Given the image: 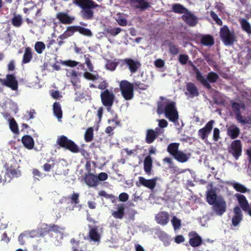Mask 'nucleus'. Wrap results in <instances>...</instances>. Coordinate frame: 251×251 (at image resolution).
Listing matches in <instances>:
<instances>
[{
    "instance_id": "obj_1",
    "label": "nucleus",
    "mask_w": 251,
    "mask_h": 251,
    "mask_svg": "<svg viewBox=\"0 0 251 251\" xmlns=\"http://www.w3.org/2000/svg\"><path fill=\"white\" fill-rule=\"evenodd\" d=\"M176 103L175 101L158 102L157 106V113L158 114H164L165 117L170 121L176 123L179 118Z\"/></svg>"
},
{
    "instance_id": "obj_2",
    "label": "nucleus",
    "mask_w": 251,
    "mask_h": 251,
    "mask_svg": "<svg viewBox=\"0 0 251 251\" xmlns=\"http://www.w3.org/2000/svg\"><path fill=\"white\" fill-rule=\"evenodd\" d=\"M73 3L81 8V16L83 19L88 20L93 19V10L99 7V5L92 0H74Z\"/></svg>"
},
{
    "instance_id": "obj_3",
    "label": "nucleus",
    "mask_w": 251,
    "mask_h": 251,
    "mask_svg": "<svg viewBox=\"0 0 251 251\" xmlns=\"http://www.w3.org/2000/svg\"><path fill=\"white\" fill-rule=\"evenodd\" d=\"M193 70L195 72L196 79L200 81L205 88L208 90L211 89V86L209 83H215L219 78L217 73L214 72H210L207 74V79H205L199 69L194 65H193Z\"/></svg>"
},
{
    "instance_id": "obj_4",
    "label": "nucleus",
    "mask_w": 251,
    "mask_h": 251,
    "mask_svg": "<svg viewBox=\"0 0 251 251\" xmlns=\"http://www.w3.org/2000/svg\"><path fill=\"white\" fill-rule=\"evenodd\" d=\"M219 33L222 41L226 46L232 45L237 41L235 32L230 30L226 25L220 28Z\"/></svg>"
},
{
    "instance_id": "obj_5",
    "label": "nucleus",
    "mask_w": 251,
    "mask_h": 251,
    "mask_svg": "<svg viewBox=\"0 0 251 251\" xmlns=\"http://www.w3.org/2000/svg\"><path fill=\"white\" fill-rule=\"evenodd\" d=\"M56 143L60 147L68 150L73 153H76L81 151L79 147L73 140L69 139L65 135L58 137Z\"/></svg>"
},
{
    "instance_id": "obj_6",
    "label": "nucleus",
    "mask_w": 251,
    "mask_h": 251,
    "mask_svg": "<svg viewBox=\"0 0 251 251\" xmlns=\"http://www.w3.org/2000/svg\"><path fill=\"white\" fill-rule=\"evenodd\" d=\"M120 89L122 96L126 100L132 99L134 97V88L132 83L126 80L120 81Z\"/></svg>"
},
{
    "instance_id": "obj_7",
    "label": "nucleus",
    "mask_w": 251,
    "mask_h": 251,
    "mask_svg": "<svg viewBox=\"0 0 251 251\" xmlns=\"http://www.w3.org/2000/svg\"><path fill=\"white\" fill-rule=\"evenodd\" d=\"M100 99L102 104L106 107L108 112H110L111 107L114 103L115 99V96L113 92L109 91L108 89L104 90L100 93Z\"/></svg>"
},
{
    "instance_id": "obj_8",
    "label": "nucleus",
    "mask_w": 251,
    "mask_h": 251,
    "mask_svg": "<svg viewBox=\"0 0 251 251\" xmlns=\"http://www.w3.org/2000/svg\"><path fill=\"white\" fill-rule=\"evenodd\" d=\"M65 200H69L68 204H71L72 206H68L66 208L70 211L74 210L75 208H78L80 210L82 208V205L80 204L79 194L78 193L73 192V193L68 197H64Z\"/></svg>"
},
{
    "instance_id": "obj_9",
    "label": "nucleus",
    "mask_w": 251,
    "mask_h": 251,
    "mask_svg": "<svg viewBox=\"0 0 251 251\" xmlns=\"http://www.w3.org/2000/svg\"><path fill=\"white\" fill-rule=\"evenodd\" d=\"M211 205L213 210L219 216H222L226 210V202L221 197H219L217 201Z\"/></svg>"
},
{
    "instance_id": "obj_10",
    "label": "nucleus",
    "mask_w": 251,
    "mask_h": 251,
    "mask_svg": "<svg viewBox=\"0 0 251 251\" xmlns=\"http://www.w3.org/2000/svg\"><path fill=\"white\" fill-rule=\"evenodd\" d=\"M1 83L12 90L16 91L18 88V82L16 77L13 74H7L5 79H0Z\"/></svg>"
},
{
    "instance_id": "obj_11",
    "label": "nucleus",
    "mask_w": 251,
    "mask_h": 251,
    "mask_svg": "<svg viewBox=\"0 0 251 251\" xmlns=\"http://www.w3.org/2000/svg\"><path fill=\"white\" fill-rule=\"evenodd\" d=\"M87 170L88 171V173H86L84 175V181L86 184L89 187H95L98 185V178L97 176L94 175L90 173V165L87 163L86 165Z\"/></svg>"
},
{
    "instance_id": "obj_12",
    "label": "nucleus",
    "mask_w": 251,
    "mask_h": 251,
    "mask_svg": "<svg viewBox=\"0 0 251 251\" xmlns=\"http://www.w3.org/2000/svg\"><path fill=\"white\" fill-rule=\"evenodd\" d=\"M229 152L233 156L235 159L237 160L239 158L242 153V145L240 140H234L231 143Z\"/></svg>"
},
{
    "instance_id": "obj_13",
    "label": "nucleus",
    "mask_w": 251,
    "mask_h": 251,
    "mask_svg": "<svg viewBox=\"0 0 251 251\" xmlns=\"http://www.w3.org/2000/svg\"><path fill=\"white\" fill-rule=\"evenodd\" d=\"M214 123V120H211L207 122L203 128L198 130V134L201 139L202 140L207 139L213 128Z\"/></svg>"
},
{
    "instance_id": "obj_14",
    "label": "nucleus",
    "mask_w": 251,
    "mask_h": 251,
    "mask_svg": "<svg viewBox=\"0 0 251 251\" xmlns=\"http://www.w3.org/2000/svg\"><path fill=\"white\" fill-rule=\"evenodd\" d=\"M181 18L185 24L191 27L196 26L198 23L197 17L189 10L182 16Z\"/></svg>"
},
{
    "instance_id": "obj_15",
    "label": "nucleus",
    "mask_w": 251,
    "mask_h": 251,
    "mask_svg": "<svg viewBox=\"0 0 251 251\" xmlns=\"http://www.w3.org/2000/svg\"><path fill=\"white\" fill-rule=\"evenodd\" d=\"M123 62L128 67L131 74L137 72L141 66L139 61L134 60L131 58H125L123 60Z\"/></svg>"
},
{
    "instance_id": "obj_16",
    "label": "nucleus",
    "mask_w": 251,
    "mask_h": 251,
    "mask_svg": "<svg viewBox=\"0 0 251 251\" xmlns=\"http://www.w3.org/2000/svg\"><path fill=\"white\" fill-rule=\"evenodd\" d=\"M189 243L192 247H198L202 244L201 237L196 232L192 231L189 233Z\"/></svg>"
},
{
    "instance_id": "obj_17",
    "label": "nucleus",
    "mask_w": 251,
    "mask_h": 251,
    "mask_svg": "<svg viewBox=\"0 0 251 251\" xmlns=\"http://www.w3.org/2000/svg\"><path fill=\"white\" fill-rule=\"evenodd\" d=\"M56 18L60 23L64 25H70L74 22L75 19L74 16H71L68 13L63 12L57 13Z\"/></svg>"
},
{
    "instance_id": "obj_18",
    "label": "nucleus",
    "mask_w": 251,
    "mask_h": 251,
    "mask_svg": "<svg viewBox=\"0 0 251 251\" xmlns=\"http://www.w3.org/2000/svg\"><path fill=\"white\" fill-rule=\"evenodd\" d=\"M155 220L158 224L166 225L169 221V213L166 211H160L156 215Z\"/></svg>"
},
{
    "instance_id": "obj_19",
    "label": "nucleus",
    "mask_w": 251,
    "mask_h": 251,
    "mask_svg": "<svg viewBox=\"0 0 251 251\" xmlns=\"http://www.w3.org/2000/svg\"><path fill=\"white\" fill-rule=\"evenodd\" d=\"M138 179L139 182L140 184L151 190L154 189L156 186L157 181V178L156 177L152 179H147L143 176H140Z\"/></svg>"
},
{
    "instance_id": "obj_20",
    "label": "nucleus",
    "mask_w": 251,
    "mask_h": 251,
    "mask_svg": "<svg viewBox=\"0 0 251 251\" xmlns=\"http://www.w3.org/2000/svg\"><path fill=\"white\" fill-rule=\"evenodd\" d=\"M234 215L232 218V224L234 226H237L239 225L243 219V214L241 208L238 206H236L233 209Z\"/></svg>"
},
{
    "instance_id": "obj_21",
    "label": "nucleus",
    "mask_w": 251,
    "mask_h": 251,
    "mask_svg": "<svg viewBox=\"0 0 251 251\" xmlns=\"http://www.w3.org/2000/svg\"><path fill=\"white\" fill-rule=\"evenodd\" d=\"M231 105L237 120L239 118H241L242 115L241 109H245V104L243 102L239 103L235 101H231Z\"/></svg>"
},
{
    "instance_id": "obj_22",
    "label": "nucleus",
    "mask_w": 251,
    "mask_h": 251,
    "mask_svg": "<svg viewBox=\"0 0 251 251\" xmlns=\"http://www.w3.org/2000/svg\"><path fill=\"white\" fill-rule=\"evenodd\" d=\"M90 228L89 233L88 236L91 241L95 242H99L100 239V235L98 232V227L97 226H91L90 225L89 226Z\"/></svg>"
},
{
    "instance_id": "obj_23",
    "label": "nucleus",
    "mask_w": 251,
    "mask_h": 251,
    "mask_svg": "<svg viewBox=\"0 0 251 251\" xmlns=\"http://www.w3.org/2000/svg\"><path fill=\"white\" fill-rule=\"evenodd\" d=\"M235 196L237 198L239 204L242 210L244 211H247V210H249L250 205L246 197L242 194L238 193L236 194Z\"/></svg>"
},
{
    "instance_id": "obj_24",
    "label": "nucleus",
    "mask_w": 251,
    "mask_h": 251,
    "mask_svg": "<svg viewBox=\"0 0 251 251\" xmlns=\"http://www.w3.org/2000/svg\"><path fill=\"white\" fill-rule=\"evenodd\" d=\"M125 204L119 203L117 205V210L112 213V215L116 219H122L125 215Z\"/></svg>"
},
{
    "instance_id": "obj_25",
    "label": "nucleus",
    "mask_w": 251,
    "mask_h": 251,
    "mask_svg": "<svg viewBox=\"0 0 251 251\" xmlns=\"http://www.w3.org/2000/svg\"><path fill=\"white\" fill-rule=\"evenodd\" d=\"M216 191L213 189H210L206 193V200L209 205L214 204L218 199Z\"/></svg>"
},
{
    "instance_id": "obj_26",
    "label": "nucleus",
    "mask_w": 251,
    "mask_h": 251,
    "mask_svg": "<svg viewBox=\"0 0 251 251\" xmlns=\"http://www.w3.org/2000/svg\"><path fill=\"white\" fill-rule=\"evenodd\" d=\"M152 163V159L150 155H147L144 160V171L149 176L151 174Z\"/></svg>"
},
{
    "instance_id": "obj_27",
    "label": "nucleus",
    "mask_w": 251,
    "mask_h": 251,
    "mask_svg": "<svg viewBox=\"0 0 251 251\" xmlns=\"http://www.w3.org/2000/svg\"><path fill=\"white\" fill-rule=\"evenodd\" d=\"M22 142L24 146L28 150L33 149L34 142L32 137L28 135H24L22 138Z\"/></svg>"
},
{
    "instance_id": "obj_28",
    "label": "nucleus",
    "mask_w": 251,
    "mask_h": 251,
    "mask_svg": "<svg viewBox=\"0 0 251 251\" xmlns=\"http://www.w3.org/2000/svg\"><path fill=\"white\" fill-rule=\"evenodd\" d=\"M33 58L32 49L30 47L25 48L22 63L23 64L29 63Z\"/></svg>"
},
{
    "instance_id": "obj_29",
    "label": "nucleus",
    "mask_w": 251,
    "mask_h": 251,
    "mask_svg": "<svg viewBox=\"0 0 251 251\" xmlns=\"http://www.w3.org/2000/svg\"><path fill=\"white\" fill-rule=\"evenodd\" d=\"M156 138V135L155 134L153 129H148L147 130L145 138L147 143L150 144L153 143Z\"/></svg>"
},
{
    "instance_id": "obj_30",
    "label": "nucleus",
    "mask_w": 251,
    "mask_h": 251,
    "mask_svg": "<svg viewBox=\"0 0 251 251\" xmlns=\"http://www.w3.org/2000/svg\"><path fill=\"white\" fill-rule=\"evenodd\" d=\"M173 157L180 163H184L187 161L189 156L181 151H178Z\"/></svg>"
},
{
    "instance_id": "obj_31",
    "label": "nucleus",
    "mask_w": 251,
    "mask_h": 251,
    "mask_svg": "<svg viewBox=\"0 0 251 251\" xmlns=\"http://www.w3.org/2000/svg\"><path fill=\"white\" fill-rule=\"evenodd\" d=\"M240 132V129L236 126L230 127L227 130V135L230 136L231 139L237 138L239 135Z\"/></svg>"
},
{
    "instance_id": "obj_32",
    "label": "nucleus",
    "mask_w": 251,
    "mask_h": 251,
    "mask_svg": "<svg viewBox=\"0 0 251 251\" xmlns=\"http://www.w3.org/2000/svg\"><path fill=\"white\" fill-rule=\"evenodd\" d=\"M201 42L203 45L212 46L214 44V40L211 35H205L201 37Z\"/></svg>"
},
{
    "instance_id": "obj_33",
    "label": "nucleus",
    "mask_w": 251,
    "mask_h": 251,
    "mask_svg": "<svg viewBox=\"0 0 251 251\" xmlns=\"http://www.w3.org/2000/svg\"><path fill=\"white\" fill-rule=\"evenodd\" d=\"M243 30L245 31L249 35L251 34V25L249 22L245 19H241L239 21Z\"/></svg>"
},
{
    "instance_id": "obj_34",
    "label": "nucleus",
    "mask_w": 251,
    "mask_h": 251,
    "mask_svg": "<svg viewBox=\"0 0 251 251\" xmlns=\"http://www.w3.org/2000/svg\"><path fill=\"white\" fill-rule=\"evenodd\" d=\"M179 146L178 143H172L168 146L167 151L173 157L179 151Z\"/></svg>"
},
{
    "instance_id": "obj_35",
    "label": "nucleus",
    "mask_w": 251,
    "mask_h": 251,
    "mask_svg": "<svg viewBox=\"0 0 251 251\" xmlns=\"http://www.w3.org/2000/svg\"><path fill=\"white\" fill-rule=\"evenodd\" d=\"M187 91L189 92L192 97L198 96L199 93L195 84L192 82H189L186 85Z\"/></svg>"
},
{
    "instance_id": "obj_36",
    "label": "nucleus",
    "mask_w": 251,
    "mask_h": 251,
    "mask_svg": "<svg viewBox=\"0 0 251 251\" xmlns=\"http://www.w3.org/2000/svg\"><path fill=\"white\" fill-rule=\"evenodd\" d=\"M172 10L176 13L184 14L188 10L183 5L179 3L174 4L172 6Z\"/></svg>"
},
{
    "instance_id": "obj_37",
    "label": "nucleus",
    "mask_w": 251,
    "mask_h": 251,
    "mask_svg": "<svg viewBox=\"0 0 251 251\" xmlns=\"http://www.w3.org/2000/svg\"><path fill=\"white\" fill-rule=\"evenodd\" d=\"M30 234V232L26 231L21 233L18 237L19 244L21 245H24L25 242L31 237Z\"/></svg>"
},
{
    "instance_id": "obj_38",
    "label": "nucleus",
    "mask_w": 251,
    "mask_h": 251,
    "mask_svg": "<svg viewBox=\"0 0 251 251\" xmlns=\"http://www.w3.org/2000/svg\"><path fill=\"white\" fill-rule=\"evenodd\" d=\"M53 110L54 115L58 119L62 117V111L59 102L56 101L53 103Z\"/></svg>"
},
{
    "instance_id": "obj_39",
    "label": "nucleus",
    "mask_w": 251,
    "mask_h": 251,
    "mask_svg": "<svg viewBox=\"0 0 251 251\" xmlns=\"http://www.w3.org/2000/svg\"><path fill=\"white\" fill-rule=\"evenodd\" d=\"M94 138V129L90 127L87 129L84 134V140L86 142L92 141Z\"/></svg>"
},
{
    "instance_id": "obj_40",
    "label": "nucleus",
    "mask_w": 251,
    "mask_h": 251,
    "mask_svg": "<svg viewBox=\"0 0 251 251\" xmlns=\"http://www.w3.org/2000/svg\"><path fill=\"white\" fill-rule=\"evenodd\" d=\"M231 186L236 191L242 193H245L248 191V189L244 185L238 182L232 183Z\"/></svg>"
},
{
    "instance_id": "obj_41",
    "label": "nucleus",
    "mask_w": 251,
    "mask_h": 251,
    "mask_svg": "<svg viewBox=\"0 0 251 251\" xmlns=\"http://www.w3.org/2000/svg\"><path fill=\"white\" fill-rule=\"evenodd\" d=\"M39 232L41 235L44 236L50 232V225L45 223L41 224L39 228Z\"/></svg>"
},
{
    "instance_id": "obj_42",
    "label": "nucleus",
    "mask_w": 251,
    "mask_h": 251,
    "mask_svg": "<svg viewBox=\"0 0 251 251\" xmlns=\"http://www.w3.org/2000/svg\"><path fill=\"white\" fill-rule=\"evenodd\" d=\"M20 175L21 173L19 171L13 169L12 167H11L8 170H7V172L5 174L4 177H6V176H8V177H17Z\"/></svg>"
},
{
    "instance_id": "obj_43",
    "label": "nucleus",
    "mask_w": 251,
    "mask_h": 251,
    "mask_svg": "<svg viewBox=\"0 0 251 251\" xmlns=\"http://www.w3.org/2000/svg\"><path fill=\"white\" fill-rule=\"evenodd\" d=\"M46 48L45 44L41 41L36 42L34 45V49L36 52L40 54H42Z\"/></svg>"
},
{
    "instance_id": "obj_44",
    "label": "nucleus",
    "mask_w": 251,
    "mask_h": 251,
    "mask_svg": "<svg viewBox=\"0 0 251 251\" xmlns=\"http://www.w3.org/2000/svg\"><path fill=\"white\" fill-rule=\"evenodd\" d=\"M11 23L12 25L15 27H19L21 26L23 23L21 16L20 15L14 16V17L11 19Z\"/></svg>"
},
{
    "instance_id": "obj_45",
    "label": "nucleus",
    "mask_w": 251,
    "mask_h": 251,
    "mask_svg": "<svg viewBox=\"0 0 251 251\" xmlns=\"http://www.w3.org/2000/svg\"><path fill=\"white\" fill-rule=\"evenodd\" d=\"M9 127L12 132L15 134L19 133L18 126L15 120L12 118L9 120Z\"/></svg>"
},
{
    "instance_id": "obj_46",
    "label": "nucleus",
    "mask_w": 251,
    "mask_h": 251,
    "mask_svg": "<svg viewBox=\"0 0 251 251\" xmlns=\"http://www.w3.org/2000/svg\"><path fill=\"white\" fill-rule=\"evenodd\" d=\"M118 64V62H117L115 61L107 60L105 64V68L107 70H109L111 71H113L116 69Z\"/></svg>"
},
{
    "instance_id": "obj_47",
    "label": "nucleus",
    "mask_w": 251,
    "mask_h": 251,
    "mask_svg": "<svg viewBox=\"0 0 251 251\" xmlns=\"http://www.w3.org/2000/svg\"><path fill=\"white\" fill-rule=\"evenodd\" d=\"M132 84L133 85L134 89H135V90L139 89L141 90H146L149 87L148 85L142 83L140 81H134Z\"/></svg>"
},
{
    "instance_id": "obj_48",
    "label": "nucleus",
    "mask_w": 251,
    "mask_h": 251,
    "mask_svg": "<svg viewBox=\"0 0 251 251\" xmlns=\"http://www.w3.org/2000/svg\"><path fill=\"white\" fill-rule=\"evenodd\" d=\"M77 32L84 36L88 37H91L93 35L92 31L89 29L78 25H77Z\"/></svg>"
},
{
    "instance_id": "obj_49",
    "label": "nucleus",
    "mask_w": 251,
    "mask_h": 251,
    "mask_svg": "<svg viewBox=\"0 0 251 251\" xmlns=\"http://www.w3.org/2000/svg\"><path fill=\"white\" fill-rule=\"evenodd\" d=\"M169 52L172 55H176L179 52V49L177 46L175 45L173 42H170L168 44Z\"/></svg>"
},
{
    "instance_id": "obj_50",
    "label": "nucleus",
    "mask_w": 251,
    "mask_h": 251,
    "mask_svg": "<svg viewBox=\"0 0 251 251\" xmlns=\"http://www.w3.org/2000/svg\"><path fill=\"white\" fill-rule=\"evenodd\" d=\"M75 32H77V25L68 26L65 31L68 37L73 36Z\"/></svg>"
},
{
    "instance_id": "obj_51",
    "label": "nucleus",
    "mask_w": 251,
    "mask_h": 251,
    "mask_svg": "<svg viewBox=\"0 0 251 251\" xmlns=\"http://www.w3.org/2000/svg\"><path fill=\"white\" fill-rule=\"evenodd\" d=\"M171 222L175 230H177L180 228L181 226V220L176 216L173 217Z\"/></svg>"
},
{
    "instance_id": "obj_52",
    "label": "nucleus",
    "mask_w": 251,
    "mask_h": 251,
    "mask_svg": "<svg viewBox=\"0 0 251 251\" xmlns=\"http://www.w3.org/2000/svg\"><path fill=\"white\" fill-rule=\"evenodd\" d=\"M91 56L90 54H87L84 55V58L85 60V64L87 65L88 69L90 72H93L94 67L90 60Z\"/></svg>"
},
{
    "instance_id": "obj_53",
    "label": "nucleus",
    "mask_w": 251,
    "mask_h": 251,
    "mask_svg": "<svg viewBox=\"0 0 251 251\" xmlns=\"http://www.w3.org/2000/svg\"><path fill=\"white\" fill-rule=\"evenodd\" d=\"M50 232L55 233H61L65 229V228L57 225L50 224Z\"/></svg>"
},
{
    "instance_id": "obj_54",
    "label": "nucleus",
    "mask_w": 251,
    "mask_h": 251,
    "mask_svg": "<svg viewBox=\"0 0 251 251\" xmlns=\"http://www.w3.org/2000/svg\"><path fill=\"white\" fill-rule=\"evenodd\" d=\"M122 29L120 27L107 28L106 30V31L107 33L113 36L118 35L119 33H120Z\"/></svg>"
},
{
    "instance_id": "obj_55",
    "label": "nucleus",
    "mask_w": 251,
    "mask_h": 251,
    "mask_svg": "<svg viewBox=\"0 0 251 251\" xmlns=\"http://www.w3.org/2000/svg\"><path fill=\"white\" fill-rule=\"evenodd\" d=\"M237 121L238 123H241L242 125L249 124L251 125V117L247 116L243 117L242 115L241 118H239Z\"/></svg>"
},
{
    "instance_id": "obj_56",
    "label": "nucleus",
    "mask_w": 251,
    "mask_h": 251,
    "mask_svg": "<svg viewBox=\"0 0 251 251\" xmlns=\"http://www.w3.org/2000/svg\"><path fill=\"white\" fill-rule=\"evenodd\" d=\"M210 15L212 19L218 25H222L223 22L219 18L217 15L213 11H210Z\"/></svg>"
},
{
    "instance_id": "obj_57",
    "label": "nucleus",
    "mask_w": 251,
    "mask_h": 251,
    "mask_svg": "<svg viewBox=\"0 0 251 251\" xmlns=\"http://www.w3.org/2000/svg\"><path fill=\"white\" fill-rule=\"evenodd\" d=\"M110 112L113 115V118L111 119H108V123L110 124L111 122H114L116 124V125L118 126L120 124V121L118 120L117 114L113 111L111 110Z\"/></svg>"
},
{
    "instance_id": "obj_58",
    "label": "nucleus",
    "mask_w": 251,
    "mask_h": 251,
    "mask_svg": "<svg viewBox=\"0 0 251 251\" xmlns=\"http://www.w3.org/2000/svg\"><path fill=\"white\" fill-rule=\"evenodd\" d=\"M83 75H84V77L86 79H88V80H96L98 79V75H93L91 73L88 72H85L84 73Z\"/></svg>"
},
{
    "instance_id": "obj_59",
    "label": "nucleus",
    "mask_w": 251,
    "mask_h": 251,
    "mask_svg": "<svg viewBox=\"0 0 251 251\" xmlns=\"http://www.w3.org/2000/svg\"><path fill=\"white\" fill-rule=\"evenodd\" d=\"M189 57L186 54H180L179 56V61L182 65H185L187 63Z\"/></svg>"
},
{
    "instance_id": "obj_60",
    "label": "nucleus",
    "mask_w": 251,
    "mask_h": 251,
    "mask_svg": "<svg viewBox=\"0 0 251 251\" xmlns=\"http://www.w3.org/2000/svg\"><path fill=\"white\" fill-rule=\"evenodd\" d=\"M78 63L79 62L71 60L65 61L63 63L64 65L71 67L76 66Z\"/></svg>"
},
{
    "instance_id": "obj_61",
    "label": "nucleus",
    "mask_w": 251,
    "mask_h": 251,
    "mask_svg": "<svg viewBox=\"0 0 251 251\" xmlns=\"http://www.w3.org/2000/svg\"><path fill=\"white\" fill-rule=\"evenodd\" d=\"M220 138V130L215 127L213 130V139L215 141H218Z\"/></svg>"
},
{
    "instance_id": "obj_62",
    "label": "nucleus",
    "mask_w": 251,
    "mask_h": 251,
    "mask_svg": "<svg viewBox=\"0 0 251 251\" xmlns=\"http://www.w3.org/2000/svg\"><path fill=\"white\" fill-rule=\"evenodd\" d=\"M128 195L127 193L123 192L121 193L119 196V199L120 201L125 202L128 199Z\"/></svg>"
},
{
    "instance_id": "obj_63",
    "label": "nucleus",
    "mask_w": 251,
    "mask_h": 251,
    "mask_svg": "<svg viewBox=\"0 0 251 251\" xmlns=\"http://www.w3.org/2000/svg\"><path fill=\"white\" fill-rule=\"evenodd\" d=\"M98 181L99 180L100 181H104L106 180L108 178V175L106 173L104 172L100 173L98 176H97Z\"/></svg>"
},
{
    "instance_id": "obj_64",
    "label": "nucleus",
    "mask_w": 251,
    "mask_h": 251,
    "mask_svg": "<svg viewBox=\"0 0 251 251\" xmlns=\"http://www.w3.org/2000/svg\"><path fill=\"white\" fill-rule=\"evenodd\" d=\"M158 121V126L161 128L166 127L168 125L167 121L164 119L159 120Z\"/></svg>"
}]
</instances>
